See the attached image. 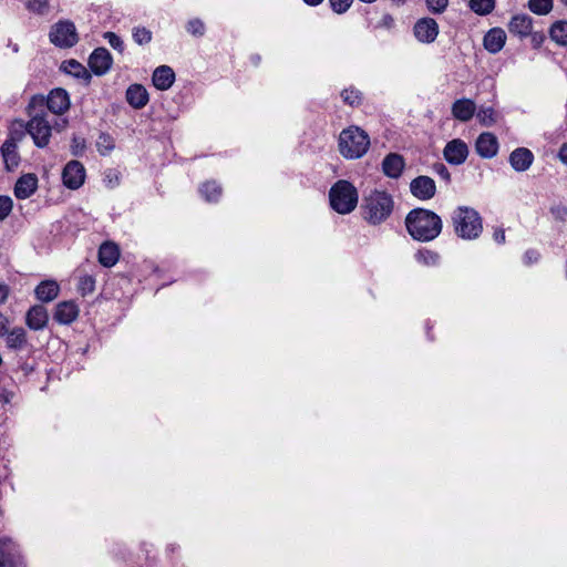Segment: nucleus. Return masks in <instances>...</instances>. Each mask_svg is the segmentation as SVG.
<instances>
[{"instance_id":"obj_1","label":"nucleus","mask_w":567,"mask_h":567,"mask_svg":"<svg viewBox=\"0 0 567 567\" xmlns=\"http://www.w3.org/2000/svg\"><path fill=\"white\" fill-rule=\"evenodd\" d=\"M405 227L414 240L427 243L440 236L443 229V221L433 210L419 207L408 213Z\"/></svg>"},{"instance_id":"obj_2","label":"nucleus","mask_w":567,"mask_h":567,"mask_svg":"<svg viewBox=\"0 0 567 567\" xmlns=\"http://www.w3.org/2000/svg\"><path fill=\"white\" fill-rule=\"evenodd\" d=\"M27 113L30 120L25 125L19 121V125L25 128L38 147H45L50 142L52 126L45 118L44 96L33 95L27 106Z\"/></svg>"},{"instance_id":"obj_3","label":"nucleus","mask_w":567,"mask_h":567,"mask_svg":"<svg viewBox=\"0 0 567 567\" xmlns=\"http://www.w3.org/2000/svg\"><path fill=\"white\" fill-rule=\"evenodd\" d=\"M394 210L393 196L386 190L372 189L362 198L361 214L370 225L384 223Z\"/></svg>"},{"instance_id":"obj_4","label":"nucleus","mask_w":567,"mask_h":567,"mask_svg":"<svg viewBox=\"0 0 567 567\" xmlns=\"http://www.w3.org/2000/svg\"><path fill=\"white\" fill-rule=\"evenodd\" d=\"M451 219L454 233L462 239H477L483 231V219L478 212L472 207H456L452 213Z\"/></svg>"},{"instance_id":"obj_5","label":"nucleus","mask_w":567,"mask_h":567,"mask_svg":"<svg viewBox=\"0 0 567 567\" xmlns=\"http://www.w3.org/2000/svg\"><path fill=\"white\" fill-rule=\"evenodd\" d=\"M369 135L357 126L343 130L339 136L340 153L350 159L362 157L369 150Z\"/></svg>"},{"instance_id":"obj_6","label":"nucleus","mask_w":567,"mask_h":567,"mask_svg":"<svg viewBox=\"0 0 567 567\" xmlns=\"http://www.w3.org/2000/svg\"><path fill=\"white\" fill-rule=\"evenodd\" d=\"M358 190L348 181L340 179L334 183L329 190L330 206L339 214H349L358 205Z\"/></svg>"},{"instance_id":"obj_7","label":"nucleus","mask_w":567,"mask_h":567,"mask_svg":"<svg viewBox=\"0 0 567 567\" xmlns=\"http://www.w3.org/2000/svg\"><path fill=\"white\" fill-rule=\"evenodd\" d=\"M50 41L59 48H72L79 41V35L73 22L69 20L59 21L51 27Z\"/></svg>"},{"instance_id":"obj_8","label":"nucleus","mask_w":567,"mask_h":567,"mask_svg":"<svg viewBox=\"0 0 567 567\" xmlns=\"http://www.w3.org/2000/svg\"><path fill=\"white\" fill-rule=\"evenodd\" d=\"M411 194L420 200H429L436 194V185L433 178L420 175L410 183Z\"/></svg>"},{"instance_id":"obj_9","label":"nucleus","mask_w":567,"mask_h":567,"mask_svg":"<svg viewBox=\"0 0 567 567\" xmlns=\"http://www.w3.org/2000/svg\"><path fill=\"white\" fill-rule=\"evenodd\" d=\"M85 169L79 161L69 162L63 172L62 179L63 184L70 189H78L84 183Z\"/></svg>"},{"instance_id":"obj_10","label":"nucleus","mask_w":567,"mask_h":567,"mask_svg":"<svg viewBox=\"0 0 567 567\" xmlns=\"http://www.w3.org/2000/svg\"><path fill=\"white\" fill-rule=\"evenodd\" d=\"M113 58L105 48H96L89 56V66L95 75H104L112 66Z\"/></svg>"},{"instance_id":"obj_11","label":"nucleus","mask_w":567,"mask_h":567,"mask_svg":"<svg viewBox=\"0 0 567 567\" xmlns=\"http://www.w3.org/2000/svg\"><path fill=\"white\" fill-rule=\"evenodd\" d=\"M71 102L69 93L61 87L53 89L48 97H44V107L53 114L61 115L70 109Z\"/></svg>"},{"instance_id":"obj_12","label":"nucleus","mask_w":567,"mask_h":567,"mask_svg":"<svg viewBox=\"0 0 567 567\" xmlns=\"http://www.w3.org/2000/svg\"><path fill=\"white\" fill-rule=\"evenodd\" d=\"M444 158L452 165L463 164L468 155L466 143L460 138L450 141L443 150Z\"/></svg>"},{"instance_id":"obj_13","label":"nucleus","mask_w":567,"mask_h":567,"mask_svg":"<svg viewBox=\"0 0 567 567\" xmlns=\"http://www.w3.org/2000/svg\"><path fill=\"white\" fill-rule=\"evenodd\" d=\"M415 38L423 43H432L439 34V24L432 18H422L413 28Z\"/></svg>"},{"instance_id":"obj_14","label":"nucleus","mask_w":567,"mask_h":567,"mask_svg":"<svg viewBox=\"0 0 567 567\" xmlns=\"http://www.w3.org/2000/svg\"><path fill=\"white\" fill-rule=\"evenodd\" d=\"M382 173L392 179H398L402 176L405 168V159L399 153H389L381 163Z\"/></svg>"},{"instance_id":"obj_15","label":"nucleus","mask_w":567,"mask_h":567,"mask_svg":"<svg viewBox=\"0 0 567 567\" xmlns=\"http://www.w3.org/2000/svg\"><path fill=\"white\" fill-rule=\"evenodd\" d=\"M475 150L481 157L493 158L498 152L497 137L489 132L480 134L475 142Z\"/></svg>"},{"instance_id":"obj_16","label":"nucleus","mask_w":567,"mask_h":567,"mask_svg":"<svg viewBox=\"0 0 567 567\" xmlns=\"http://www.w3.org/2000/svg\"><path fill=\"white\" fill-rule=\"evenodd\" d=\"M508 162L514 171L526 172L534 162V154L526 147H518L509 154Z\"/></svg>"},{"instance_id":"obj_17","label":"nucleus","mask_w":567,"mask_h":567,"mask_svg":"<svg viewBox=\"0 0 567 567\" xmlns=\"http://www.w3.org/2000/svg\"><path fill=\"white\" fill-rule=\"evenodd\" d=\"M38 189V177L29 173L22 175L14 185V196L18 199H27Z\"/></svg>"},{"instance_id":"obj_18","label":"nucleus","mask_w":567,"mask_h":567,"mask_svg":"<svg viewBox=\"0 0 567 567\" xmlns=\"http://www.w3.org/2000/svg\"><path fill=\"white\" fill-rule=\"evenodd\" d=\"M0 151L7 171L11 172L16 169L20 163L17 142L13 138L6 140Z\"/></svg>"},{"instance_id":"obj_19","label":"nucleus","mask_w":567,"mask_h":567,"mask_svg":"<svg viewBox=\"0 0 567 567\" xmlns=\"http://www.w3.org/2000/svg\"><path fill=\"white\" fill-rule=\"evenodd\" d=\"M476 105L471 99H458L451 107L452 115L461 122H468L475 114Z\"/></svg>"},{"instance_id":"obj_20","label":"nucleus","mask_w":567,"mask_h":567,"mask_svg":"<svg viewBox=\"0 0 567 567\" xmlns=\"http://www.w3.org/2000/svg\"><path fill=\"white\" fill-rule=\"evenodd\" d=\"M532 30L533 19L527 14H516L508 23L509 33L520 39L528 37Z\"/></svg>"},{"instance_id":"obj_21","label":"nucleus","mask_w":567,"mask_h":567,"mask_svg":"<svg viewBox=\"0 0 567 567\" xmlns=\"http://www.w3.org/2000/svg\"><path fill=\"white\" fill-rule=\"evenodd\" d=\"M126 102L136 110L143 109L150 101L148 92L142 84H132L125 93Z\"/></svg>"},{"instance_id":"obj_22","label":"nucleus","mask_w":567,"mask_h":567,"mask_svg":"<svg viewBox=\"0 0 567 567\" xmlns=\"http://www.w3.org/2000/svg\"><path fill=\"white\" fill-rule=\"evenodd\" d=\"M506 33L501 28L491 29L483 39L485 50L489 53H498L505 45Z\"/></svg>"},{"instance_id":"obj_23","label":"nucleus","mask_w":567,"mask_h":567,"mask_svg":"<svg viewBox=\"0 0 567 567\" xmlns=\"http://www.w3.org/2000/svg\"><path fill=\"white\" fill-rule=\"evenodd\" d=\"M79 316V308L73 301H62L56 305L54 319L61 324L72 323Z\"/></svg>"},{"instance_id":"obj_24","label":"nucleus","mask_w":567,"mask_h":567,"mask_svg":"<svg viewBox=\"0 0 567 567\" xmlns=\"http://www.w3.org/2000/svg\"><path fill=\"white\" fill-rule=\"evenodd\" d=\"M152 81L156 89L166 91L174 84L175 73L171 66L161 65L154 70Z\"/></svg>"},{"instance_id":"obj_25","label":"nucleus","mask_w":567,"mask_h":567,"mask_svg":"<svg viewBox=\"0 0 567 567\" xmlns=\"http://www.w3.org/2000/svg\"><path fill=\"white\" fill-rule=\"evenodd\" d=\"M48 312L43 306L35 305L31 307L25 316V323L32 330H41L48 323Z\"/></svg>"},{"instance_id":"obj_26","label":"nucleus","mask_w":567,"mask_h":567,"mask_svg":"<svg viewBox=\"0 0 567 567\" xmlns=\"http://www.w3.org/2000/svg\"><path fill=\"white\" fill-rule=\"evenodd\" d=\"M120 258V249L114 243H103L99 249V261L104 267H113Z\"/></svg>"},{"instance_id":"obj_27","label":"nucleus","mask_w":567,"mask_h":567,"mask_svg":"<svg viewBox=\"0 0 567 567\" xmlns=\"http://www.w3.org/2000/svg\"><path fill=\"white\" fill-rule=\"evenodd\" d=\"M60 291V287L55 280L41 281L34 289L35 297L42 302L54 300Z\"/></svg>"},{"instance_id":"obj_28","label":"nucleus","mask_w":567,"mask_h":567,"mask_svg":"<svg viewBox=\"0 0 567 567\" xmlns=\"http://www.w3.org/2000/svg\"><path fill=\"white\" fill-rule=\"evenodd\" d=\"M9 349L21 351L28 346L27 332L22 327H16L4 336Z\"/></svg>"},{"instance_id":"obj_29","label":"nucleus","mask_w":567,"mask_h":567,"mask_svg":"<svg viewBox=\"0 0 567 567\" xmlns=\"http://www.w3.org/2000/svg\"><path fill=\"white\" fill-rule=\"evenodd\" d=\"M61 70L76 79H82L86 84L91 81V74L86 68L76 60H66L61 64Z\"/></svg>"},{"instance_id":"obj_30","label":"nucleus","mask_w":567,"mask_h":567,"mask_svg":"<svg viewBox=\"0 0 567 567\" xmlns=\"http://www.w3.org/2000/svg\"><path fill=\"white\" fill-rule=\"evenodd\" d=\"M549 38L557 45L567 47V20H557L549 28Z\"/></svg>"},{"instance_id":"obj_31","label":"nucleus","mask_w":567,"mask_h":567,"mask_svg":"<svg viewBox=\"0 0 567 567\" xmlns=\"http://www.w3.org/2000/svg\"><path fill=\"white\" fill-rule=\"evenodd\" d=\"M199 193L206 202L216 203L223 194V188L216 181H207L200 185Z\"/></svg>"},{"instance_id":"obj_32","label":"nucleus","mask_w":567,"mask_h":567,"mask_svg":"<svg viewBox=\"0 0 567 567\" xmlns=\"http://www.w3.org/2000/svg\"><path fill=\"white\" fill-rule=\"evenodd\" d=\"M415 260L424 266H437L441 260V256L437 251L422 248L419 249L414 255Z\"/></svg>"},{"instance_id":"obj_33","label":"nucleus","mask_w":567,"mask_h":567,"mask_svg":"<svg viewBox=\"0 0 567 567\" xmlns=\"http://www.w3.org/2000/svg\"><path fill=\"white\" fill-rule=\"evenodd\" d=\"M470 8L480 16H486L494 10L495 0H470Z\"/></svg>"},{"instance_id":"obj_34","label":"nucleus","mask_w":567,"mask_h":567,"mask_svg":"<svg viewBox=\"0 0 567 567\" xmlns=\"http://www.w3.org/2000/svg\"><path fill=\"white\" fill-rule=\"evenodd\" d=\"M341 97L346 104L352 107L359 106L362 103V93L354 87L344 89L341 92Z\"/></svg>"},{"instance_id":"obj_35","label":"nucleus","mask_w":567,"mask_h":567,"mask_svg":"<svg viewBox=\"0 0 567 567\" xmlns=\"http://www.w3.org/2000/svg\"><path fill=\"white\" fill-rule=\"evenodd\" d=\"M96 147L102 156L110 154V152L115 147L113 137L107 133H101L96 141Z\"/></svg>"},{"instance_id":"obj_36","label":"nucleus","mask_w":567,"mask_h":567,"mask_svg":"<svg viewBox=\"0 0 567 567\" xmlns=\"http://www.w3.org/2000/svg\"><path fill=\"white\" fill-rule=\"evenodd\" d=\"M528 8L532 12L544 16L551 11L553 0H529Z\"/></svg>"},{"instance_id":"obj_37","label":"nucleus","mask_w":567,"mask_h":567,"mask_svg":"<svg viewBox=\"0 0 567 567\" xmlns=\"http://www.w3.org/2000/svg\"><path fill=\"white\" fill-rule=\"evenodd\" d=\"M132 37L138 45H144L152 41V32L145 27H134L132 30Z\"/></svg>"},{"instance_id":"obj_38","label":"nucleus","mask_w":567,"mask_h":567,"mask_svg":"<svg viewBox=\"0 0 567 567\" xmlns=\"http://www.w3.org/2000/svg\"><path fill=\"white\" fill-rule=\"evenodd\" d=\"M186 30L192 35L200 38L205 34L206 27H205V23L200 19L194 18L187 22Z\"/></svg>"},{"instance_id":"obj_39","label":"nucleus","mask_w":567,"mask_h":567,"mask_svg":"<svg viewBox=\"0 0 567 567\" xmlns=\"http://www.w3.org/2000/svg\"><path fill=\"white\" fill-rule=\"evenodd\" d=\"M477 120L485 126H491L496 122L495 111L493 107H482L476 114Z\"/></svg>"},{"instance_id":"obj_40","label":"nucleus","mask_w":567,"mask_h":567,"mask_svg":"<svg viewBox=\"0 0 567 567\" xmlns=\"http://www.w3.org/2000/svg\"><path fill=\"white\" fill-rule=\"evenodd\" d=\"M78 289L83 296L92 293L95 289L94 278L89 275L82 276L79 280Z\"/></svg>"},{"instance_id":"obj_41","label":"nucleus","mask_w":567,"mask_h":567,"mask_svg":"<svg viewBox=\"0 0 567 567\" xmlns=\"http://www.w3.org/2000/svg\"><path fill=\"white\" fill-rule=\"evenodd\" d=\"M27 7L38 14H45L49 11V0H28Z\"/></svg>"},{"instance_id":"obj_42","label":"nucleus","mask_w":567,"mask_h":567,"mask_svg":"<svg viewBox=\"0 0 567 567\" xmlns=\"http://www.w3.org/2000/svg\"><path fill=\"white\" fill-rule=\"evenodd\" d=\"M13 208V202L9 196H0V221L4 220Z\"/></svg>"},{"instance_id":"obj_43","label":"nucleus","mask_w":567,"mask_h":567,"mask_svg":"<svg viewBox=\"0 0 567 567\" xmlns=\"http://www.w3.org/2000/svg\"><path fill=\"white\" fill-rule=\"evenodd\" d=\"M353 0H329L331 10L337 14H342L348 11Z\"/></svg>"},{"instance_id":"obj_44","label":"nucleus","mask_w":567,"mask_h":567,"mask_svg":"<svg viewBox=\"0 0 567 567\" xmlns=\"http://www.w3.org/2000/svg\"><path fill=\"white\" fill-rule=\"evenodd\" d=\"M104 39L107 40L109 44L116 51H118L120 53H123L124 52V42L123 40L117 35L115 34L114 32H105L104 33Z\"/></svg>"},{"instance_id":"obj_45","label":"nucleus","mask_w":567,"mask_h":567,"mask_svg":"<svg viewBox=\"0 0 567 567\" xmlns=\"http://www.w3.org/2000/svg\"><path fill=\"white\" fill-rule=\"evenodd\" d=\"M449 4V0H426L427 9L433 13H442Z\"/></svg>"},{"instance_id":"obj_46","label":"nucleus","mask_w":567,"mask_h":567,"mask_svg":"<svg viewBox=\"0 0 567 567\" xmlns=\"http://www.w3.org/2000/svg\"><path fill=\"white\" fill-rule=\"evenodd\" d=\"M85 150V140L79 136H73L71 144V152L74 156H80Z\"/></svg>"},{"instance_id":"obj_47","label":"nucleus","mask_w":567,"mask_h":567,"mask_svg":"<svg viewBox=\"0 0 567 567\" xmlns=\"http://www.w3.org/2000/svg\"><path fill=\"white\" fill-rule=\"evenodd\" d=\"M433 172L436 175H439L442 179H444L446 183L451 182V174L443 163H435L433 165Z\"/></svg>"},{"instance_id":"obj_48","label":"nucleus","mask_w":567,"mask_h":567,"mask_svg":"<svg viewBox=\"0 0 567 567\" xmlns=\"http://www.w3.org/2000/svg\"><path fill=\"white\" fill-rule=\"evenodd\" d=\"M540 259V252L536 249H528L524 254V264L530 266L538 262Z\"/></svg>"},{"instance_id":"obj_49","label":"nucleus","mask_w":567,"mask_h":567,"mask_svg":"<svg viewBox=\"0 0 567 567\" xmlns=\"http://www.w3.org/2000/svg\"><path fill=\"white\" fill-rule=\"evenodd\" d=\"M528 37H530V42H532V45L533 48L535 49H538L542 47V44L544 43L545 41V34L544 32L542 31H530V34H528Z\"/></svg>"},{"instance_id":"obj_50","label":"nucleus","mask_w":567,"mask_h":567,"mask_svg":"<svg viewBox=\"0 0 567 567\" xmlns=\"http://www.w3.org/2000/svg\"><path fill=\"white\" fill-rule=\"evenodd\" d=\"M9 295L10 287L4 282H0V306L7 302Z\"/></svg>"},{"instance_id":"obj_51","label":"nucleus","mask_w":567,"mask_h":567,"mask_svg":"<svg viewBox=\"0 0 567 567\" xmlns=\"http://www.w3.org/2000/svg\"><path fill=\"white\" fill-rule=\"evenodd\" d=\"M9 332V319L0 313V338Z\"/></svg>"},{"instance_id":"obj_52","label":"nucleus","mask_w":567,"mask_h":567,"mask_svg":"<svg viewBox=\"0 0 567 567\" xmlns=\"http://www.w3.org/2000/svg\"><path fill=\"white\" fill-rule=\"evenodd\" d=\"M13 398V392L2 388L0 389V403L8 404Z\"/></svg>"},{"instance_id":"obj_53","label":"nucleus","mask_w":567,"mask_h":567,"mask_svg":"<svg viewBox=\"0 0 567 567\" xmlns=\"http://www.w3.org/2000/svg\"><path fill=\"white\" fill-rule=\"evenodd\" d=\"M493 238L497 244L505 243V230L503 228H496L493 234Z\"/></svg>"},{"instance_id":"obj_54","label":"nucleus","mask_w":567,"mask_h":567,"mask_svg":"<svg viewBox=\"0 0 567 567\" xmlns=\"http://www.w3.org/2000/svg\"><path fill=\"white\" fill-rule=\"evenodd\" d=\"M558 157L561 163L567 165V143H564L559 150Z\"/></svg>"},{"instance_id":"obj_55","label":"nucleus","mask_w":567,"mask_h":567,"mask_svg":"<svg viewBox=\"0 0 567 567\" xmlns=\"http://www.w3.org/2000/svg\"><path fill=\"white\" fill-rule=\"evenodd\" d=\"M323 0H303V2L308 6L316 7L319 6Z\"/></svg>"},{"instance_id":"obj_56","label":"nucleus","mask_w":567,"mask_h":567,"mask_svg":"<svg viewBox=\"0 0 567 567\" xmlns=\"http://www.w3.org/2000/svg\"><path fill=\"white\" fill-rule=\"evenodd\" d=\"M383 22L386 27H390L393 23V18L389 14L383 17Z\"/></svg>"},{"instance_id":"obj_57","label":"nucleus","mask_w":567,"mask_h":567,"mask_svg":"<svg viewBox=\"0 0 567 567\" xmlns=\"http://www.w3.org/2000/svg\"><path fill=\"white\" fill-rule=\"evenodd\" d=\"M396 4H403L405 0H393Z\"/></svg>"},{"instance_id":"obj_58","label":"nucleus","mask_w":567,"mask_h":567,"mask_svg":"<svg viewBox=\"0 0 567 567\" xmlns=\"http://www.w3.org/2000/svg\"><path fill=\"white\" fill-rule=\"evenodd\" d=\"M560 2L565 6H567V0H560Z\"/></svg>"}]
</instances>
